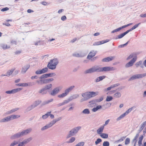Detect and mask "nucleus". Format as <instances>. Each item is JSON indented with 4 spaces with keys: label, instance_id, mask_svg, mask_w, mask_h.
<instances>
[{
    "label": "nucleus",
    "instance_id": "1",
    "mask_svg": "<svg viewBox=\"0 0 146 146\" xmlns=\"http://www.w3.org/2000/svg\"><path fill=\"white\" fill-rule=\"evenodd\" d=\"M58 63V61L57 58H54L50 60L48 64L47 67L50 69L52 70L56 69V66Z\"/></svg>",
    "mask_w": 146,
    "mask_h": 146
},
{
    "label": "nucleus",
    "instance_id": "2",
    "mask_svg": "<svg viewBox=\"0 0 146 146\" xmlns=\"http://www.w3.org/2000/svg\"><path fill=\"white\" fill-rule=\"evenodd\" d=\"M81 128V126H78L75 127L71 130L68 133L67 136L66 138H68L76 134L78 131Z\"/></svg>",
    "mask_w": 146,
    "mask_h": 146
},
{
    "label": "nucleus",
    "instance_id": "3",
    "mask_svg": "<svg viewBox=\"0 0 146 146\" xmlns=\"http://www.w3.org/2000/svg\"><path fill=\"white\" fill-rule=\"evenodd\" d=\"M98 72L109 71L114 70L116 69L112 67L106 66L104 67H100L99 66H97Z\"/></svg>",
    "mask_w": 146,
    "mask_h": 146
},
{
    "label": "nucleus",
    "instance_id": "4",
    "mask_svg": "<svg viewBox=\"0 0 146 146\" xmlns=\"http://www.w3.org/2000/svg\"><path fill=\"white\" fill-rule=\"evenodd\" d=\"M95 72H98L97 66H95L86 70L84 73L85 74H91Z\"/></svg>",
    "mask_w": 146,
    "mask_h": 146
},
{
    "label": "nucleus",
    "instance_id": "5",
    "mask_svg": "<svg viewBox=\"0 0 146 146\" xmlns=\"http://www.w3.org/2000/svg\"><path fill=\"white\" fill-rule=\"evenodd\" d=\"M34 83L33 82H29L27 83H20L16 84V85L19 86L27 87L31 86L34 85Z\"/></svg>",
    "mask_w": 146,
    "mask_h": 146
},
{
    "label": "nucleus",
    "instance_id": "6",
    "mask_svg": "<svg viewBox=\"0 0 146 146\" xmlns=\"http://www.w3.org/2000/svg\"><path fill=\"white\" fill-rule=\"evenodd\" d=\"M62 89V88L59 86L54 88L50 93V94L52 96H54L58 93Z\"/></svg>",
    "mask_w": 146,
    "mask_h": 146
},
{
    "label": "nucleus",
    "instance_id": "7",
    "mask_svg": "<svg viewBox=\"0 0 146 146\" xmlns=\"http://www.w3.org/2000/svg\"><path fill=\"white\" fill-rule=\"evenodd\" d=\"M32 130V128H29L25 130H23L21 132H20L21 137L28 135L31 132Z\"/></svg>",
    "mask_w": 146,
    "mask_h": 146
},
{
    "label": "nucleus",
    "instance_id": "8",
    "mask_svg": "<svg viewBox=\"0 0 146 146\" xmlns=\"http://www.w3.org/2000/svg\"><path fill=\"white\" fill-rule=\"evenodd\" d=\"M136 61V58H133L129 62L125 65L126 68H129L133 66L134 63Z\"/></svg>",
    "mask_w": 146,
    "mask_h": 146
},
{
    "label": "nucleus",
    "instance_id": "9",
    "mask_svg": "<svg viewBox=\"0 0 146 146\" xmlns=\"http://www.w3.org/2000/svg\"><path fill=\"white\" fill-rule=\"evenodd\" d=\"M22 89L21 88H18L13 89L11 90L7 91L5 92V93L7 94H13L20 91Z\"/></svg>",
    "mask_w": 146,
    "mask_h": 146
},
{
    "label": "nucleus",
    "instance_id": "10",
    "mask_svg": "<svg viewBox=\"0 0 146 146\" xmlns=\"http://www.w3.org/2000/svg\"><path fill=\"white\" fill-rule=\"evenodd\" d=\"M21 137L20 132H19L12 135L10 137V138L11 140H13L18 139Z\"/></svg>",
    "mask_w": 146,
    "mask_h": 146
},
{
    "label": "nucleus",
    "instance_id": "11",
    "mask_svg": "<svg viewBox=\"0 0 146 146\" xmlns=\"http://www.w3.org/2000/svg\"><path fill=\"white\" fill-rule=\"evenodd\" d=\"M56 74L54 73H51L43 74L41 76V78H46L48 77H52L55 76Z\"/></svg>",
    "mask_w": 146,
    "mask_h": 146
},
{
    "label": "nucleus",
    "instance_id": "12",
    "mask_svg": "<svg viewBox=\"0 0 146 146\" xmlns=\"http://www.w3.org/2000/svg\"><path fill=\"white\" fill-rule=\"evenodd\" d=\"M97 51L95 50H92L90 52L88 55L87 56V58L88 59H90L91 58L94 57L96 53H97Z\"/></svg>",
    "mask_w": 146,
    "mask_h": 146
},
{
    "label": "nucleus",
    "instance_id": "13",
    "mask_svg": "<svg viewBox=\"0 0 146 146\" xmlns=\"http://www.w3.org/2000/svg\"><path fill=\"white\" fill-rule=\"evenodd\" d=\"M114 56L108 57L103 59L102 61L103 62H108L112 60L114 58Z\"/></svg>",
    "mask_w": 146,
    "mask_h": 146
},
{
    "label": "nucleus",
    "instance_id": "14",
    "mask_svg": "<svg viewBox=\"0 0 146 146\" xmlns=\"http://www.w3.org/2000/svg\"><path fill=\"white\" fill-rule=\"evenodd\" d=\"M86 55V54L83 52H81L79 53H75L73 54V56L76 57H83Z\"/></svg>",
    "mask_w": 146,
    "mask_h": 146
},
{
    "label": "nucleus",
    "instance_id": "15",
    "mask_svg": "<svg viewBox=\"0 0 146 146\" xmlns=\"http://www.w3.org/2000/svg\"><path fill=\"white\" fill-rule=\"evenodd\" d=\"M139 74H135L131 77L129 79L128 81H130L137 79L140 78Z\"/></svg>",
    "mask_w": 146,
    "mask_h": 146
},
{
    "label": "nucleus",
    "instance_id": "16",
    "mask_svg": "<svg viewBox=\"0 0 146 146\" xmlns=\"http://www.w3.org/2000/svg\"><path fill=\"white\" fill-rule=\"evenodd\" d=\"M11 120V119L10 115L1 119L0 120V122L1 123H5L8 122Z\"/></svg>",
    "mask_w": 146,
    "mask_h": 146
},
{
    "label": "nucleus",
    "instance_id": "17",
    "mask_svg": "<svg viewBox=\"0 0 146 146\" xmlns=\"http://www.w3.org/2000/svg\"><path fill=\"white\" fill-rule=\"evenodd\" d=\"M30 67L29 65L27 64L24 66L22 68L21 70V73H25L27 70Z\"/></svg>",
    "mask_w": 146,
    "mask_h": 146
},
{
    "label": "nucleus",
    "instance_id": "18",
    "mask_svg": "<svg viewBox=\"0 0 146 146\" xmlns=\"http://www.w3.org/2000/svg\"><path fill=\"white\" fill-rule=\"evenodd\" d=\"M52 126V125L51 123L50 122L49 123L47 124L46 125L42 127L41 129V130L42 131H44L51 127Z\"/></svg>",
    "mask_w": 146,
    "mask_h": 146
},
{
    "label": "nucleus",
    "instance_id": "19",
    "mask_svg": "<svg viewBox=\"0 0 146 146\" xmlns=\"http://www.w3.org/2000/svg\"><path fill=\"white\" fill-rule=\"evenodd\" d=\"M39 94L43 95L47 94L48 93V91L46 90L44 88L40 89L38 92Z\"/></svg>",
    "mask_w": 146,
    "mask_h": 146
},
{
    "label": "nucleus",
    "instance_id": "20",
    "mask_svg": "<svg viewBox=\"0 0 146 146\" xmlns=\"http://www.w3.org/2000/svg\"><path fill=\"white\" fill-rule=\"evenodd\" d=\"M89 92L90 98L96 96L98 95V92H96L94 91H90Z\"/></svg>",
    "mask_w": 146,
    "mask_h": 146
},
{
    "label": "nucleus",
    "instance_id": "21",
    "mask_svg": "<svg viewBox=\"0 0 146 146\" xmlns=\"http://www.w3.org/2000/svg\"><path fill=\"white\" fill-rule=\"evenodd\" d=\"M106 77V76H103L98 77L95 80V82H99L105 79Z\"/></svg>",
    "mask_w": 146,
    "mask_h": 146
},
{
    "label": "nucleus",
    "instance_id": "22",
    "mask_svg": "<svg viewBox=\"0 0 146 146\" xmlns=\"http://www.w3.org/2000/svg\"><path fill=\"white\" fill-rule=\"evenodd\" d=\"M104 127V125L101 126L99 129L97 130V133L100 135L102 133V132H103Z\"/></svg>",
    "mask_w": 146,
    "mask_h": 146
},
{
    "label": "nucleus",
    "instance_id": "23",
    "mask_svg": "<svg viewBox=\"0 0 146 146\" xmlns=\"http://www.w3.org/2000/svg\"><path fill=\"white\" fill-rule=\"evenodd\" d=\"M136 58V60L137 59V56L136 54L135 53H133L131 54L127 58V60H129L132 58Z\"/></svg>",
    "mask_w": 146,
    "mask_h": 146
},
{
    "label": "nucleus",
    "instance_id": "24",
    "mask_svg": "<svg viewBox=\"0 0 146 146\" xmlns=\"http://www.w3.org/2000/svg\"><path fill=\"white\" fill-rule=\"evenodd\" d=\"M79 97V95L77 94H74L71 96H70L69 98V99L70 101H72L73 100L76 99Z\"/></svg>",
    "mask_w": 146,
    "mask_h": 146
},
{
    "label": "nucleus",
    "instance_id": "25",
    "mask_svg": "<svg viewBox=\"0 0 146 146\" xmlns=\"http://www.w3.org/2000/svg\"><path fill=\"white\" fill-rule=\"evenodd\" d=\"M146 125V121L143 122V123L141 125V127L139 129L138 131V132H139V133L142 130Z\"/></svg>",
    "mask_w": 146,
    "mask_h": 146
},
{
    "label": "nucleus",
    "instance_id": "26",
    "mask_svg": "<svg viewBox=\"0 0 146 146\" xmlns=\"http://www.w3.org/2000/svg\"><path fill=\"white\" fill-rule=\"evenodd\" d=\"M0 46L2 49L5 50L9 48H10V46H8L6 44H1L0 45Z\"/></svg>",
    "mask_w": 146,
    "mask_h": 146
},
{
    "label": "nucleus",
    "instance_id": "27",
    "mask_svg": "<svg viewBox=\"0 0 146 146\" xmlns=\"http://www.w3.org/2000/svg\"><path fill=\"white\" fill-rule=\"evenodd\" d=\"M18 108H16L15 109H12L11 110L8 111L5 113L6 115H8L12 113H13L16 111L18 110Z\"/></svg>",
    "mask_w": 146,
    "mask_h": 146
},
{
    "label": "nucleus",
    "instance_id": "28",
    "mask_svg": "<svg viewBox=\"0 0 146 146\" xmlns=\"http://www.w3.org/2000/svg\"><path fill=\"white\" fill-rule=\"evenodd\" d=\"M102 106L101 105H98L96 107L94 108H92V110L93 112H96L98 110L101 109L102 108Z\"/></svg>",
    "mask_w": 146,
    "mask_h": 146
},
{
    "label": "nucleus",
    "instance_id": "29",
    "mask_svg": "<svg viewBox=\"0 0 146 146\" xmlns=\"http://www.w3.org/2000/svg\"><path fill=\"white\" fill-rule=\"evenodd\" d=\"M135 106H133L131 108L129 109L128 110H127L125 113H123V114H125V116L126 115L128 114L131 111L133 110L135 108Z\"/></svg>",
    "mask_w": 146,
    "mask_h": 146
},
{
    "label": "nucleus",
    "instance_id": "30",
    "mask_svg": "<svg viewBox=\"0 0 146 146\" xmlns=\"http://www.w3.org/2000/svg\"><path fill=\"white\" fill-rule=\"evenodd\" d=\"M125 35L123 33H122L120 34L119 35H118L116 37H114L113 39L115 40H117L118 39H120L123 38Z\"/></svg>",
    "mask_w": 146,
    "mask_h": 146
},
{
    "label": "nucleus",
    "instance_id": "31",
    "mask_svg": "<svg viewBox=\"0 0 146 146\" xmlns=\"http://www.w3.org/2000/svg\"><path fill=\"white\" fill-rule=\"evenodd\" d=\"M15 68H13L8 70L6 76H9L12 74L13 71L15 70Z\"/></svg>",
    "mask_w": 146,
    "mask_h": 146
},
{
    "label": "nucleus",
    "instance_id": "32",
    "mask_svg": "<svg viewBox=\"0 0 146 146\" xmlns=\"http://www.w3.org/2000/svg\"><path fill=\"white\" fill-rule=\"evenodd\" d=\"M53 100V99H51L42 102V105H44L46 104H48L49 103L52 102Z\"/></svg>",
    "mask_w": 146,
    "mask_h": 146
},
{
    "label": "nucleus",
    "instance_id": "33",
    "mask_svg": "<svg viewBox=\"0 0 146 146\" xmlns=\"http://www.w3.org/2000/svg\"><path fill=\"white\" fill-rule=\"evenodd\" d=\"M61 119H62L61 117H59L58 118L54 119L53 121H51L50 122L51 123L52 125H53L56 122L60 120Z\"/></svg>",
    "mask_w": 146,
    "mask_h": 146
},
{
    "label": "nucleus",
    "instance_id": "34",
    "mask_svg": "<svg viewBox=\"0 0 146 146\" xmlns=\"http://www.w3.org/2000/svg\"><path fill=\"white\" fill-rule=\"evenodd\" d=\"M82 113L85 114H89L90 113V111L88 109H85L82 111Z\"/></svg>",
    "mask_w": 146,
    "mask_h": 146
},
{
    "label": "nucleus",
    "instance_id": "35",
    "mask_svg": "<svg viewBox=\"0 0 146 146\" xmlns=\"http://www.w3.org/2000/svg\"><path fill=\"white\" fill-rule=\"evenodd\" d=\"M142 63V61L141 60H140L139 62H138L136 63L135 65L137 67H138L139 66H140L142 68H143V66L141 65Z\"/></svg>",
    "mask_w": 146,
    "mask_h": 146
},
{
    "label": "nucleus",
    "instance_id": "36",
    "mask_svg": "<svg viewBox=\"0 0 146 146\" xmlns=\"http://www.w3.org/2000/svg\"><path fill=\"white\" fill-rule=\"evenodd\" d=\"M52 87V84H49L46 85L44 86V88L46 90L50 89Z\"/></svg>",
    "mask_w": 146,
    "mask_h": 146
},
{
    "label": "nucleus",
    "instance_id": "37",
    "mask_svg": "<svg viewBox=\"0 0 146 146\" xmlns=\"http://www.w3.org/2000/svg\"><path fill=\"white\" fill-rule=\"evenodd\" d=\"M11 120L15 119L18 118L20 117V115H10Z\"/></svg>",
    "mask_w": 146,
    "mask_h": 146
},
{
    "label": "nucleus",
    "instance_id": "38",
    "mask_svg": "<svg viewBox=\"0 0 146 146\" xmlns=\"http://www.w3.org/2000/svg\"><path fill=\"white\" fill-rule=\"evenodd\" d=\"M86 92L82 93L81 95L83 97V98H82L81 100V102H82L84 101H86Z\"/></svg>",
    "mask_w": 146,
    "mask_h": 146
},
{
    "label": "nucleus",
    "instance_id": "39",
    "mask_svg": "<svg viewBox=\"0 0 146 146\" xmlns=\"http://www.w3.org/2000/svg\"><path fill=\"white\" fill-rule=\"evenodd\" d=\"M41 102V101L40 100H36L33 103L35 107L39 105Z\"/></svg>",
    "mask_w": 146,
    "mask_h": 146
},
{
    "label": "nucleus",
    "instance_id": "40",
    "mask_svg": "<svg viewBox=\"0 0 146 146\" xmlns=\"http://www.w3.org/2000/svg\"><path fill=\"white\" fill-rule=\"evenodd\" d=\"M100 135L102 138L104 139L107 138L108 137V135L106 133H102Z\"/></svg>",
    "mask_w": 146,
    "mask_h": 146
},
{
    "label": "nucleus",
    "instance_id": "41",
    "mask_svg": "<svg viewBox=\"0 0 146 146\" xmlns=\"http://www.w3.org/2000/svg\"><path fill=\"white\" fill-rule=\"evenodd\" d=\"M143 138V135H141L139 138V141H138V143L139 146H140L142 145V141Z\"/></svg>",
    "mask_w": 146,
    "mask_h": 146
},
{
    "label": "nucleus",
    "instance_id": "42",
    "mask_svg": "<svg viewBox=\"0 0 146 146\" xmlns=\"http://www.w3.org/2000/svg\"><path fill=\"white\" fill-rule=\"evenodd\" d=\"M121 94L119 92L116 93L114 95V97L116 98H119L121 97Z\"/></svg>",
    "mask_w": 146,
    "mask_h": 146
},
{
    "label": "nucleus",
    "instance_id": "43",
    "mask_svg": "<svg viewBox=\"0 0 146 146\" xmlns=\"http://www.w3.org/2000/svg\"><path fill=\"white\" fill-rule=\"evenodd\" d=\"M51 112V111L48 112L45 114V115H43L42 116V118L43 119H46L49 116V114Z\"/></svg>",
    "mask_w": 146,
    "mask_h": 146
},
{
    "label": "nucleus",
    "instance_id": "44",
    "mask_svg": "<svg viewBox=\"0 0 146 146\" xmlns=\"http://www.w3.org/2000/svg\"><path fill=\"white\" fill-rule=\"evenodd\" d=\"M45 84L50 83L54 80V79L52 78L45 79Z\"/></svg>",
    "mask_w": 146,
    "mask_h": 146
},
{
    "label": "nucleus",
    "instance_id": "45",
    "mask_svg": "<svg viewBox=\"0 0 146 146\" xmlns=\"http://www.w3.org/2000/svg\"><path fill=\"white\" fill-rule=\"evenodd\" d=\"M19 143L18 141H13L10 145V146H14Z\"/></svg>",
    "mask_w": 146,
    "mask_h": 146
},
{
    "label": "nucleus",
    "instance_id": "46",
    "mask_svg": "<svg viewBox=\"0 0 146 146\" xmlns=\"http://www.w3.org/2000/svg\"><path fill=\"white\" fill-rule=\"evenodd\" d=\"M48 68L47 67H45L41 69V72L42 74L44 73L47 72L48 70Z\"/></svg>",
    "mask_w": 146,
    "mask_h": 146
},
{
    "label": "nucleus",
    "instance_id": "47",
    "mask_svg": "<svg viewBox=\"0 0 146 146\" xmlns=\"http://www.w3.org/2000/svg\"><path fill=\"white\" fill-rule=\"evenodd\" d=\"M66 96H67V95L64 92V93H62L61 94L58 95V97L59 98H63Z\"/></svg>",
    "mask_w": 146,
    "mask_h": 146
},
{
    "label": "nucleus",
    "instance_id": "48",
    "mask_svg": "<svg viewBox=\"0 0 146 146\" xmlns=\"http://www.w3.org/2000/svg\"><path fill=\"white\" fill-rule=\"evenodd\" d=\"M104 99V97L103 96H101L99 99H96L97 103H98L101 102Z\"/></svg>",
    "mask_w": 146,
    "mask_h": 146
},
{
    "label": "nucleus",
    "instance_id": "49",
    "mask_svg": "<svg viewBox=\"0 0 146 146\" xmlns=\"http://www.w3.org/2000/svg\"><path fill=\"white\" fill-rule=\"evenodd\" d=\"M41 76H40L39 78L40 79V82L41 83V85H42L43 84H45V80L43 79L44 78H42V79L41 78Z\"/></svg>",
    "mask_w": 146,
    "mask_h": 146
},
{
    "label": "nucleus",
    "instance_id": "50",
    "mask_svg": "<svg viewBox=\"0 0 146 146\" xmlns=\"http://www.w3.org/2000/svg\"><path fill=\"white\" fill-rule=\"evenodd\" d=\"M41 76H40L39 78L40 79V82L41 83V85H42L43 84H45V80L43 79L44 78H42V79L41 78Z\"/></svg>",
    "mask_w": 146,
    "mask_h": 146
},
{
    "label": "nucleus",
    "instance_id": "51",
    "mask_svg": "<svg viewBox=\"0 0 146 146\" xmlns=\"http://www.w3.org/2000/svg\"><path fill=\"white\" fill-rule=\"evenodd\" d=\"M113 97L110 96H107L106 101L107 102H109L111 101L113 99Z\"/></svg>",
    "mask_w": 146,
    "mask_h": 146
},
{
    "label": "nucleus",
    "instance_id": "52",
    "mask_svg": "<svg viewBox=\"0 0 146 146\" xmlns=\"http://www.w3.org/2000/svg\"><path fill=\"white\" fill-rule=\"evenodd\" d=\"M103 146H109L110 143L109 142L107 141H105L103 143Z\"/></svg>",
    "mask_w": 146,
    "mask_h": 146
},
{
    "label": "nucleus",
    "instance_id": "53",
    "mask_svg": "<svg viewBox=\"0 0 146 146\" xmlns=\"http://www.w3.org/2000/svg\"><path fill=\"white\" fill-rule=\"evenodd\" d=\"M125 114H123V113L121 114L119 117L117 118V121H118L122 119L125 116L124 115Z\"/></svg>",
    "mask_w": 146,
    "mask_h": 146
},
{
    "label": "nucleus",
    "instance_id": "54",
    "mask_svg": "<svg viewBox=\"0 0 146 146\" xmlns=\"http://www.w3.org/2000/svg\"><path fill=\"white\" fill-rule=\"evenodd\" d=\"M130 139L129 138H127L125 140V144L126 145H128L130 143Z\"/></svg>",
    "mask_w": 146,
    "mask_h": 146
},
{
    "label": "nucleus",
    "instance_id": "55",
    "mask_svg": "<svg viewBox=\"0 0 146 146\" xmlns=\"http://www.w3.org/2000/svg\"><path fill=\"white\" fill-rule=\"evenodd\" d=\"M102 141V140L101 139L98 138L95 142V144L96 145H97L100 142H101Z\"/></svg>",
    "mask_w": 146,
    "mask_h": 146
},
{
    "label": "nucleus",
    "instance_id": "56",
    "mask_svg": "<svg viewBox=\"0 0 146 146\" xmlns=\"http://www.w3.org/2000/svg\"><path fill=\"white\" fill-rule=\"evenodd\" d=\"M75 140V139L74 137H71L69 141H68V143H71L73 142Z\"/></svg>",
    "mask_w": 146,
    "mask_h": 146
},
{
    "label": "nucleus",
    "instance_id": "57",
    "mask_svg": "<svg viewBox=\"0 0 146 146\" xmlns=\"http://www.w3.org/2000/svg\"><path fill=\"white\" fill-rule=\"evenodd\" d=\"M75 87V86H70L69 88H68L67 89L69 91V92H70Z\"/></svg>",
    "mask_w": 146,
    "mask_h": 146
},
{
    "label": "nucleus",
    "instance_id": "58",
    "mask_svg": "<svg viewBox=\"0 0 146 146\" xmlns=\"http://www.w3.org/2000/svg\"><path fill=\"white\" fill-rule=\"evenodd\" d=\"M129 42V41L127 42L126 43H125V44H121L119 45L118 46V48H123L125 46H126L128 44V43Z\"/></svg>",
    "mask_w": 146,
    "mask_h": 146
},
{
    "label": "nucleus",
    "instance_id": "59",
    "mask_svg": "<svg viewBox=\"0 0 146 146\" xmlns=\"http://www.w3.org/2000/svg\"><path fill=\"white\" fill-rule=\"evenodd\" d=\"M84 144V142H81L78 143L75 146H83Z\"/></svg>",
    "mask_w": 146,
    "mask_h": 146
},
{
    "label": "nucleus",
    "instance_id": "60",
    "mask_svg": "<svg viewBox=\"0 0 146 146\" xmlns=\"http://www.w3.org/2000/svg\"><path fill=\"white\" fill-rule=\"evenodd\" d=\"M141 24V23H139L135 25H134L132 28H131V29L132 30L135 29L138 26Z\"/></svg>",
    "mask_w": 146,
    "mask_h": 146
},
{
    "label": "nucleus",
    "instance_id": "61",
    "mask_svg": "<svg viewBox=\"0 0 146 146\" xmlns=\"http://www.w3.org/2000/svg\"><path fill=\"white\" fill-rule=\"evenodd\" d=\"M89 92H86V100H87L89 99L90 98V94H89Z\"/></svg>",
    "mask_w": 146,
    "mask_h": 146
},
{
    "label": "nucleus",
    "instance_id": "62",
    "mask_svg": "<svg viewBox=\"0 0 146 146\" xmlns=\"http://www.w3.org/2000/svg\"><path fill=\"white\" fill-rule=\"evenodd\" d=\"M96 99L93 100H92L90 101L89 102V103L90 104H94L96 103Z\"/></svg>",
    "mask_w": 146,
    "mask_h": 146
},
{
    "label": "nucleus",
    "instance_id": "63",
    "mask_svg": "<svg viewBox=\"0 0 146 146\" xmlns=\"http://www.w3.org/2000/svg\"><path fill=\"white\" fill-rule=\"evenodd\" d=\"M120 30L119 28H118L117 29H114V30L112 31L111 32V33H115V32H118V31H120Z\"/></svg>",
    "mask_w": 146,
    "mask_h": 146
},
{
    "label": "nucleus",
    "instance_id": "64",
    "mask_svg": "<svg viewBox=\"0 0 146 146\" xmlns=\"http://www.w3.org/2000/svg\"><path fill=\"white\" fill-rule=\"evenodd\" d=\"M35 74H39L42 73L41 70H38L35 72Z\"/></svg>",
    "mask_w": 146,
    "mask_h": 146
}]
</instances>
